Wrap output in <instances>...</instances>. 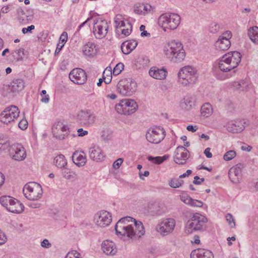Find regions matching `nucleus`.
Listing matches in <instances>:
<instances>
[{
    "label": "nucleus",
    "instance_id": "obj_1",
    "mask_svg": "<svg viewBox=\"0 0 258 258\" xmlns=\"http://www.w3.org/2000/svg\"><path fill=\"white\" fill-rule=\"evenodd\" d=\"M115 230L120 238L126 236L131 239H138L145 232L143 223L129 216L119 220L115 226Z\"/></svg>",
    "mask_w": 258,
    "mask_h": 258
},
{
    "label": "nucleus",
    "instance_id": "obj_2",
    "mask_svg": "<svg viewBox=\"0 0 258 258\" xmlns=\"http://www.w3.org/2000/svg\"><path fill=\"white\" fill-rule=\"evenodd\" d=\"M241 59V55L239 52H228L221 57L218 63V68L222 72H229L238 66Z\"/></svg>",
    "mask_w": 258,
    "mask_h": 258
},
{
    "label": "nucleus",
    "instance_id": "obj_3",
    "mask_svg": "<svg viewBox=\"0 0 258 258\" xmlns=\"http://www.w3.org/2000/svg\"><path fill=\"white\" fill-rule=\"evenodd\" d=\"M164 53L167 57L176 62L182 61L185 56L182 44L175 40L171 41L165 46Z\"/></svg>",
    "mask_w": 258,
    "mask_h": 258
},
{
    "label": "nucleus",
    "instance_id": "obj_4",
    "mask_svg": "<svg viewBox=\"0 0 258 258\" xmlns=\"http://www.w3.org/2000/svg\"><path fill=\"white\" fill-rule=\"evenodd\" d=\"M198 74L196 70L187 66L180 69L178 73V82L182 86H190L197 81Z\"/></svg>",
    "mask_w": 258,
    "mask_h": 258
},
{
    "label": "nucleus",
    "instance_id": "obj_5",
    "mask_svg": "<svg viewBox=\"0 0 258 258\" xmlns=\"http://www.w3.org/2000/svg\"><path fill=\"white\" fill-rule=\"evenodd\" d=\"M207 222L208 219L205 216L196 213L186 223L185 232L190 234L194 231H204L206 229Z\"/></svg>",
    "mask_w": 258,
    "mask_h": 258
},
{
    "label": "nucleus",
    "instance_id": "obj_6",
    "mask_svg": "<svg viewBox=\"0 0 258 258\" xmlns=\"http://www.w3.org/2000/svg\"><path fill=\"white\" fill-rule=\"evenodd\" d=\"M180 20V16L177 14L165 13L159 17L158 24L164 31H166V29L174 30L179 25Z\"/></svg>",
    "mask_w": 258,
    "mask_h": 258
},
{
    "label": "nucleus",
    "instance_id": "obj_7",
    "mask_svg": "<svg viewBox=\"0 0 258 258\" xmlns=\"http://www.w3.org/2000/svg\"><path fill=\"white\" fill-rule=\"evenodd\" d=\"M137 84L132 78H124L118 82L117 86L118 93L123 96H130L137 90Z\"/></svg>",
    "mask_w": 258,
    "mask_h": 258
},
{
    "label": "nucleus",
    "instance_id": "obj_8",
    "mask_svg": "<svg viewBox=\"0 0 258 258\" xmlns=\"http://www.w3.org/2000/svg\"><path fill=\"white\" fill-rule=\"evenodd\" d=\"M23 191L25 197L31 201L38 200L42 195L41 186L35 182H30L25 184Z\"/></svg>",
    "mask_w": 258,
    "mask_h": 258
},
{
    "label": "nucleus",
    "instance_id": "obj_9",
    "mask_svg": "<svg viewBox=\"0 0 258 258\" xmlns=\"http://www.w3.org/2000/svg\"><path fill=\"white\" fill-rule=\"evenodd\" d=\"M138 107V104L135 100L124 99L116 104L115 109L120 114L131 115L136 111Z\"/></svg>",
    "mask_w": 258,
    "mask_h": 258
},
{
    "label": "nucleus",
    "instance_id": "obj_10",
    "mask_svg": "<svg viewBox=\"0 0 258 258\" xmlns=\"http://www.w3.org/2000/svg\"><path fill=\"white\" fill-rule=\"evenodd\" d=\"M20 110L15 106L11 105L6 107L0 114V121L4 123L8 124L14 121L19 116Z\"/></svg>",
    "mask_w": 258,
    "mask_h": 258
},
{
    "label": "nucleus",
    "instance_id": "obj_11",
    "mask_svg": "<svg viewBox=\"0 0 258 258\" xmlns=\"http://www.w3.org/2000/svg\"><path fill=\"white\" fill-rule=\"evenodd\" d=\"M165 131L163 128L155 126L149 128L146 134L147 140L152 144H158L165 138Z\"/></svg>",
    "mask_w": 258,
    "mask_h": 258
},
{
    "label": "nucleus",
    "instance_id": "obj_12",
    "mask_svg": "<svg viewBox=\"0 0 258 258\" xmlns=\"http://www.w3.org/2000/svg\"><path fill=\"white\" fill-rule=\"evenodd\" d=\"M76 120L82 126H90L95 121V115L90 110H81L76 115Z\"/></svg>",
    "mask_w": 258,
    "mask_h": 258
},
{
    "label": "nucleus",
    "instance_id": "obj_13",
    "mask_svg": "<svg viewBox=\"0 0 258 258\" xmlns=\"http://www.w3.org/2000/svg\"><path fill=\"white\" fill-rule=\"evenodd\" d=\"M175 223V221L173 218L164 219L157 224L156 230L163 236L167 235L173 232Z\"/></svg>",
    "mask_w": 258,
    "mask_h": 258
},
{
    "label": "nucleus",
    "instance_id": "obj_14",
    "mask_svg": "<svg viewBox=\"0 0 258 258\" xmlns=\"http://www.w3.org/2000/svg\"><path fill=\"white\" fill-rule=\"evenodd\" d=\"M108 29L107 21L101 19H96L94 21L93 33L97 39H101L105 37Z\"/></svg>",
    "mask_w": 258,
    "mask_h": 258
},
{
    "label": "nucleus",
    "instance_id": "obj_15",
    "mask_svg": "<svg viewBox=\"0 0 258 258\" xmlns=\"http://www.w3.org/2000/svg\"><path fill=\"white\" fill-rule=\"evenodd\" d=\"M94 221L96 226L101 228H104L108 226L111 223L112 216L108 212L102 210L95 215Z\"/></svg>",
    "mask_w": 258,
    "mask_h": 258
},
{
    "label": "nucleus",
    "instance_id": "obj_16",
    "mask_svg": "<svg viewBox=\"0 0 258 258\" xmlns=\"http://www.w3.org/2000/svg\"><path fill=\"white\" fill-rule=\"evenodd\" d=\"M69 78L74 83L82 85L87 81V76L85 71L83 69L75 68L70 73Z\"/></svg>",
    "mask_w": 258,
    "mask_h": 258
},
{
    "label": "nucleus",
    "instance_id": "obj_17",
    "mask_svg": "<svg viewBox=\"0 0 258 258\" xmlns=\"http://www.w3.org/2000/svg\"><path fill=\"white\" fill-rule=\"evenodd\" d=\"M9 152L12 159L17 161H22L26 157L25 149L20 144H13L11 146Z\"/></svg>",
    "mask_w": 258,
    "mask_h": 258
},
{
    "label": "nucleus",
    "instance_id": "obj_18",
    "mask_svg": "<svg viewBox=\"0 0 258 258\" xmlns=\"http://www.w3.org/2000/svg\"><path fill=\"white\" fill-rule=\"evenodd\" d=\"M174 153V161L178 164H184L189 157L188 150L183 146L177 147Z\"/></svg>",
    "mask_w": 258,
    "mask_h": 258
},
{
    "label": "nucleus",
    "instance_id": "obj_19",
    "mask_svg": "<svg viewBox=\"0 0 258 258\" xmlns=\"http://www.w3.org/2000/svg\"><path fill=\"white\" fill-rule=\"evenodd\" d=\"M90 158L93 161L99 162L103 161L105 155L101 148L97 145H93L89 149Z\"/></svg>",
    "mask_w": 258,
    "mask_h": 258
},
{
    "label": "nucleus",
    "instance_id": "obj_20",
    "mask_svg": "<svg viewBox=\"0 0 258 258\" xmlns=\"http://www.w3.org/2000/svg\"><path fill=\"white\" fill-rule=\"evenodd\" d=\"M149 213L151 216H160L166 213L165 207L159 203H152L148 205Z\"/></svg>",
    "mask_w": 258,
    "mask_h": 258
},
{
    "label": "nucleus",
    "instance_id": "obj_21",
    "mask_svg": "<svg viewBox=\"0 0 258 258\" xmlns=\"http://www.w3.org/2000/svg\"><path fill=\"white\" fill-rule=\"evenodd\" d=\"M226 127L228 132L233 133H240L245 128L243 121L238 119L228 122Z\"/></svg>",
    "mask_w": 258,
    "mask_h": 258
},
{
    "label": "nucleus",
    "instance_id": "obj_22",
    "mask_svg": "<svg viewBox=\"0 0 258 258\" xmlns=\"http://www.w3.org/2000/svg\"><path fill=\"white\" fill-rule=\"evenodd\" d=\"M196 97L194 95L186 96L180 103L182 108L186 111H189L192 109L196 102Z\"/></svg>",
    "mask_w": 258,
    "mask_h": 258
},
{
    "label": "nucleus",
    "instance_id": "obj_23",
    "mask_svg": "<svg viewBox=\"0 0 258 258\" xmlns=\"http://www.w3.org/2000/svg\"><path fill=\"white\" fill-rule=\"evenodd\" d=\"M241 164H238L235 167L231 168L229 171V177L233 183H237L239 181L241 176Z\"/></svg>",
    "mask_w": 258,
    "mask_h": 258
},
{
    "label": "nucleus",
    "instance_id": "obj_24",
    "mask_svg": "<svg viewBox=\"0 0 258 258\" xmlns=\"http://www.w3.org/2000/svg\"><path fill=\"white\" fill-rule=\"evenodd\" d=\"M190 258H214V255L210 250L199 248L191 251Z\"/></svg>",
    "mask_w": 258,
    "mask_h": 258
},
{
    "label": "nucleus",
    "instance_id": "obj_25",
    "mask_svg": "<svg viewBox=\"0 0 258 258\" xmlns=\"http://www.w3.org/2000/svg\"><path fill=\"white\" fill-rule=\"evenodd\" d=\"M149 74L154 79L163 80L166 78L167 72L164 69H160L156 67H152L150 69Z\"/></svg>",
    "mask_w": 258,
    "mask_h": 258
},
{
    "label": "nucleus",
    "instance_id": "obj_26",
    "mask_svg": "<svg viewBox=\"0 0 258 258\" xmlns=\"http://www.w3.org/2000/svg\"><path fill=\"white\" fill-rule=\"evenodd\" d=\"M7 210L13 213L20 214L24 211V206L19 201L15 199L13 202H11Z\"/></svg>",
    "mask_w": 258,
    "mask_h": 258
},
{
    "label": "nucleus",
    "instance_id": "obj_27",
    "mask_svg": "<svg viewBox=\"0 0 258 258\" xmlns=\"http://www.w3.org/2000/svg\"><path fill=\"white\" fill-rule=\"evenodd\" d=\"M138 42L135 40H130L123 42L121 45L122 53L124 54H128L137 47Z\"/></svg>",
    "mask_w": 258,
    "mask_h": 258
},
{
    "label": "nucleus",
    "instance_id": "obj_28",
    "mask_svg": "<svg viewBox=\"0 0 258 258\" xmlns=\"http://www.w3.org/2000/svg\"><path fill=\"white\" fill-rule=\"evenodd\" d=\"M72 159L74 163L79 167L84 166L87 160L84 152H75L72 156Z\"/></svg>",
    "mask_w": 258,
    "mask_h": 258
},
{
    "label": "nucleus",
    "instance_id": "obj_29",
    "mask_svg": "<svg viewBox=\"0 0 258 258\" xmlns=\"http://www.w3.org/2000/svg\"><path fill=\"white\" fill-rule=\"evenodd\" d=\"M24 87V82L21 79H14L9 86L10 91L13 93L19 92L22 91Z\"/></svg>",
    "mask_w": 258,
    "mask_h": 258
},
{
    "label": "nucleus",
    "instance_id": "obj_30",
    "mask_svg": "<svg viewBox=\"0 0 258 258\" xmlns=\"http://www.w3.org/2000/svg\"><path fill=\"white\" fill-rule=\"evenodd\" d=\"M102 249L106 255H113L117 251L114 244L112 241L109 240L104 241L102 243Z\"/></svg>",
    "mask_w": 258,
    "mask_h": 258
},
{
    "label": "nucleus",
    "instance_id": "obj_31",
    "mask_svg": "<svg viewBox=\"0 0 258 258\" xmlns=\"http://www.w3.org/2000/svg\"><path fill=\"white\" fill-rule=\"evenodd\" d=\"M217 50L220 51L227 50L231 46V42L228 39L219 38L215 44Z\"/></svg>",
    "mask_w": 258,
    "mask_h": 258
},
{
    "label": "nucleus",
    "instance_id": "obj_32",
    "mask_svg": "<svg viewBox=\"0 0 258 258\" xmlns=\"http://www.w3.org/2000/svg\"><path fill=\"white\" fill-rule=\"evenodd\" d=\"M95 43L88 42L83 47L82 50L85 55L87 56H93L96 53Z\"/></svg>",
    "mask_w": 258,
    "mask_h": 258
},
{
    "label": "nucleus",
    "instance_id": "obj_33",
    "mask_svg": "<svg viewBox=\"0 0 258 258\" xmlns=\"http://www.w3.org/2000/svg\"><path fill=\"white\" fill-rule=\"evenodd\" d=\"M61 174L63 178L68 180H75L78 177L77 174L66 166L61 170Z\"/></svg>",
    "mask_w": 258,
    "mask_h": 258
},
{
    "label": "nucleus",
    "instance_id": "obj_34",
    "mask_svg": "<svg viewBox=\"0 0 258 258\" xmlns=\"http://www.w3.org/2000/svg\"><path fill=\"white\" fill-rule=\"evenodd\" d=\"M54 163L58 168L62 169L67 165V160L62 154L56 156L54 159Z\"/></svg>",
    "mask_w": 258,
    "mask_h": 258
},
{
    "label": "nucleus",
    "instance_id": "obj_35",
    "mask_svg": "<svg viewBox=\"0 0 258 258\" xmlns=\"http://www.w3.org/2000/svg\"><path fill=\"white\" fill-rule=\"evenodd\" d=\"M248 35L250 40L255 44L258 45V27H251L248 32Z\"/></svg>",
    "mask_w": 258,
    "mask_h": 258
},
{
    "label": "nucleus",
    "instance_id": "obj_36",
    "mask_svg": "<svg viewBox=\"0 0 258 258\" xmlns=\"http://www.w3.org/2000/svg\"><path fill=\"white\" fill-rule=\"evenodd\" d=\"M201 112L202 116L208 117L213 113V108L209 103L203 104L201 108Z\"/></svg>",
    "mask_w": 258,
    "mask_h": 258
},
{
    "label": "nucleus",
    "instance_id": "obj_37",
    "mask_svg": "<svg viewBox=\"0 0 258 258\" xmlns=\"http://www.w3.org/2000/svg\"><path fill=\"white\" fill-rule=\"evenodd\" d=\"M58 127H60V131L62 132H66V133L63 134H60L58 135L56 138L59 140H63L66 138V137L68 136L69 135L70 131H69V128L68 126L63 124L61 122H58Z\"/></svg>",
    "mask_w": 258,
    "mask_h": 258
},
{
    "label": "nucleus",
    "instance_id": "obj_38",
    "mask_svg": "<svg viewBox=\"0 0 258 258\" xmlns=\"http://www.w3.org/2000/svg\"><path fill=\"white\" fill-rule=\"evenodd\" d=\"M14 199L13 197L8 196H2L0 198V204L7 210L11 202H13Z\"/></svg>",
    "mask_w": 258,
    "mask_h": 258
},
{
    "label": "nucleus",
    "instance_id": "obj_39",
    "mask_svg": "<svg viewBox=\"0 0 258 258\" xmlns=\"http://www.w3.org/2000/svg\"><path fill=\"white\" fill-rule=\"evenodd\" d=\"M184 183L182 179L179 178H171L169 181V185L172 188H178L181 186Z\"/></svg>",
    "mask_w": 258,
    "mask_h": 258
},
{
    "label": "nucleus",
    "instance_id": "obj_40",
    "mask_svg": "<svg viewBox=\"0 0 258 258\" xmlns=\"http://www.w3.org/2000/svg\"><path fill=\"white\" fill-rule=\"evenodd\" d=\"M168 157H169V156H168V155H164L162 157L158 156V157H155L149 156L148 157V160L149 161H152L153 163H154L155 164H159L162 163L163 161L167 160L168 158Z\"/></svg>",
    "mask_w": 258,
    "mask_h": 258
},
{
    "label": "nucleus",
    "instance_id": "obj_41",
    "mask_svg": "<svg viewBox=\"0 0 258 258\" xmlns=\"http://www.w3.org/2000/svg\"><path fill=\"white\" fill-rule=\"evenodd\" d=\"M112 72L111 70L106 69L103 73V80L105 84H108L111 82L112 79Z\"/></svg>",
    "mask_w": 258,
    "mask_h": 258
},
{
    "label": "nucleus",
    "instance_id": "obj_42",
    "mask_svg": "<svg viewBox=\"0 0 258 258\" xmlns=\"http://www.w3.org/2000/svg\"><path fill=\"white\" fill-rule=\"evenodd\" d=\"M132 25L131 23L128 22H126V24L125 26L124 27V28L121 29V33L123 34L124 36H128L132 31Z\"/></svg>",
    "mask_w": 258,
    "mask_h": 258
},
{
    "label": "nucleus",
    "instance_id": "obj_43",
    "mask_svg": "<svg viewBox=\"0 0 258 258\" xmlns=\"http://www.w3.org/2000/svg\"><path fill=\"white\" fill-rule=\"evenodd\" d=\"M123 68L124 64L122 63H118L114 68L112 74L114 76H117L121 72V71L123 70Z\"/></svg>",
    "mask_w": 258,
    "mask_h": 258
},
{
    "label": "nucleus",
    "instance_id": "obj_44",
    "mask_svg": "<svg viewBox=\"0 0 258 258\" xmlns=\"http://www.w3.org/2000/svg\"><path fill=\"white\" fill-rule=\"evenodd\" d=\"M236 155L235 151L234 150H230L225 153L223 156V158L225 161H229L234 158Z\"/></svg>",
    "mask_w": 258,
    "mask_h": 258
},
{
    "label": "nucleus",
    "instance_id": "obj_45",
    "mask_svg": "<svg viewBox=\"0 0 258 258\" xmlns=\"http://www.w3.org/2000/svg\"><path fill=\"white\" fill-rule=\"evenodd\" d=\"M13 53H16V54L17 55L16 59L17 61L21 60H22L25 55L24 49L20 48L18 50H16L14 51Z\"/></svg>",
    "mask_w": 258,
    "mask_h": 258
},
{
    "label": "nucleus",
    "instance_id": "obj_46",
    "mask_svg": "<svg viewBox=\"0 0 258 258\" xmlns=\"http://www.w3.org/2000/svg\"><path fill=\"white\" fill-rule=\"evenodd\" d=\"M225 217L226 221L228 222L229 226L231 228L234 227L235 226V223L233 216L231 214H227Z\"/></svg>",
    "mask_w": 258,
    "mask_h": 258
},
{
    "label": "nucleus",
    "instance_id": "obj_47",
    "mask_svg": "<svg viewBox=\"0 0 258 258\" xmlns=\"http://www.w3.org/2000/svg\"><path fill=\"white\" fill-rule=\"evenodd\" d=\"M65 258H81V254L76 250H72L69 252Z\"/></svg>",
    "mask_w": 258,
    "mask_h": 258
},
{
    "label": "nucleus",
    "instance_id": "obj_48",
    "mask_svg": "<svg viewBox=\"0 0 258 258\" xmlns=\"http://www.w3.org/2000/svg\"><path fill=\"white\" fill-rule=\"evenodd\" d=\"M181 201L187 205H189L190 201H191V198L186 194H182L180 196Z\"/></svg>",
    "mask_w": 258,
    "mask_h": 258
},
{
    "label": "nucleus",
    "instance_id": "obj_49",
    "mask_svg": "<svg viewBox=\"0 0 258 258\" xmlns=\"http://www.w3.org/2000/svg\"><path fill=\"white\" fill-rule=\"evenodd\" d=\"M203 203L202 201L197 200L191 199V201L189 203V205L192 207H201Z\"/></svg>",
    "mask_w": 258,
    "mask_h": 258
},
{
    "label": "nucleus",
    "instance_id": "obj_50",
    "mask_svg": "<svg viewBox=\"0 0 258 258\" xmlns=\"http://www.w3.org/2000/svg\"><path fill=\"white\" fill-rule=\"evenodd\" d=\"M220 27L218 23L213 22L210 24V31L213 33H215L219 30Z\"/></svg>",
    "mask_w": 258,
    "mask_h": 258
},
{
    "label": "nucleus",
    "instance_id": "obj_51",
    "mask_svg": "<svg viewBox=\"0 0 258 258\" xmlns=\"http://www.w3.org/2000/svg\"><path fill=\"white\" fill-rule=\"evenodd\" d=\"M140 8L142 9V10L141 9V12L144 15L150 12L152 8L151 5L148 4L142 5L140 6Z\"/></svg>",
    "mask_w": 258,
    "mask_h": 258
},
{
    "label": "nucleus",
    "instance_id": "obj_52",
    "mask_svg": "<svg viewBox=\"0 0 258 258\" xmlns=\"http://www.w3.org/2000/svg\"><path fill=\"white\" fill-rule=\"evenodd\" d=\"M124 20L122 16L121 15H117L114 18V23L115 24V27L116 29H118V25L119 23Z\"/></svg>",
    "mask_w": 258,
    "mask_h": 258
},
{
    "label": "nucleus",
    "instance_id": "obj_53",
    "mask_svg": "<svg viewBox=\"0 0 258 258\" xmlns=\"http://www.w3.org/2000/svg\"><path fill=\"white\" fill-rule=\"evenodd\" d=\"M232 33L230 31H226L222 33L221 35L219 37V38L223 39H228V40H230V39L232 37Z\"/></svg>",
    "mask_w": 258,
    "mask_h": 258
},
{
    "label": "nucleus",
    "instance_id": "obj_54",
    "mask_svg": "<svg viewBox=\"0 0 258 258\" xmlns=\"http://www.w3.org/2000/svg\"><path fill=\"white\" fill-rule=\"evenodd\" d=\"M123 161L122 158H118L114 162L112 166L115 169H118Z\"/></svg>",
    "mask_w": 258,
    "mask_h": 258
},
{
    "label": "nucleus",
    "instance_id": "obj_55",
    "mask_svg": "<svg viewBox=\"0 0 258 258\" xmlns=\"http://www.w3.org/2000/svg\"><path fill=\"white\" fill-rule=\"evenodd\" d=\"M18 125L21 130H24L28 127V122L26 119H22L19 121Z\"/></svg>",
    "mask_w": 258,
    "mask_h": 258
},
{
    "label": "nucleus",
    "instance_id": "obj_56",
    "mask_svg": "<svg viewBox=\"0 0 258 258\" xmlns=\"http://www.w3.org/2000/svg\"><path fill=\"white\" fill-rule=\"evenodd\" d=\"M205 181L204 178H200L198 176L194 177L193 183L196 185H200Z\"/></svg>",
    "mask_w": 258,
    "mask_h": 258
},
{
    "label": "nucleus",
    "instance_id": "obj_57",
    "mask_svg": "<svg viewBox=\"0 0 258 258\" xmlns=\"http://www.w3.org/2000/svg\"><path fill=\"white\" fill-rule=\"evenodd\" d=\"M7 238L5 234L0 230V245H3L7 242Z\"/></svg>",
    "mask_w": 258,
    "mask_h": 258
},
{
    "label": "nucleus",
    "instance_id": "obj_58",
    "mask_svg": "<svg viewBox=\"0 0 258 258\" xmlns=\"http://www.w3.org/2000/svg\"><path fill=\"white\" fill-rule=\"evenodd\" d=\"M41 246L43 248H48L51 246V244L48 239H45L41 242Z\"/></svg>",
    "mask_w": 258,
    "mask_h": 258
},
{
    "label": "nucleus",
    "instance_id": "obj_59",
    "mask_svg": "<svg viewBox=\"0 0 258 258\" xmlns=\"http://www.w3.org/2000/svg\"><path fill=\"white\" fill-rule=\"evenodd\" d=\"M0 145L2 146L9 145L8 139L3 135H0Z\"/></svg>",
    "mask_w": 258,
    "mask_h": 258
},
{
    "label": "nucleus",
    "instance_id": "obj_60",
    "mask_svg": "<svg viewBox=\"0 0 258 258\" xmlns=\"http://www.w3.org/2000/svg\"><path fill=\"white\" fill-rule=\"evenodd\" d=\"M35 29V26L34 25H31L27 28H23L22 30V31L23 33L26 34L27 33L30 32L31 33L32 30H34Z\"/></svg>",
    "mask_w": 258,
    "mask_h": 258
},
{
    "label": "nucleus",
    "instance_id": "obj_61",
    "mask_svg": "<svg viewBox=\"0 0 258 258\" xmlns=\"http://www.w3.org/2000/svg\"><path fill=\"white\" fill-rule=\"evenodd\" d=\"M78 132V137H84L88 134V132L87 131L84 130L83 128H80L77 130Z\"/></svg>",
    "mask_w": 258,
    "mask_h": 258
},
{
    "label": "nucleus",
    "instance_id": "obj_62",
    "mask_svg": "<svg viewBox=\"0 0 258 258\" xmlns=\"http://www.w3.org/2000/svg\"><path fill=\"white\" fill-rule=\"evenodd\" d=\"M68 39V34L67 32H63L60 36L59 40L61 41L62 43H64L67 41Z\"/></svg>",
    "mask_w": 258,
    "mask_h": 258
},
{
    "label": "nucleus",
    "instance_id": "obj_63",
    "mask_svg": "<svg viewBox=\"0 0 258 258\" xmlns=\"http://www.w3.org/2000/svg\"><path fill=\"white\" fill-rule=\"evenodd\" d=\"M245 84V82L244 81L242 80L239 82H237L234 83V86L237 89H239L240 87H243Z\"/></svg>",
    "mask_w": 258,
    "mask_h": 258
},
{
    "label": "nucleus",
    "instance_id": "obj_64",
    "mask_svg": "<svg viewBox=\"0 0 258 258\" xmlns=\"http://www.w3.org/2000/svg\"><path fill=\"white\" fill-rule=\"evenodd\" d=\"M210 148H207L204 151L205 155L208 158H211L212 157V154L210 152Z\"/></svg>",
    "mask_w": 258,
    "mask_h": 258
}]
</instances>
